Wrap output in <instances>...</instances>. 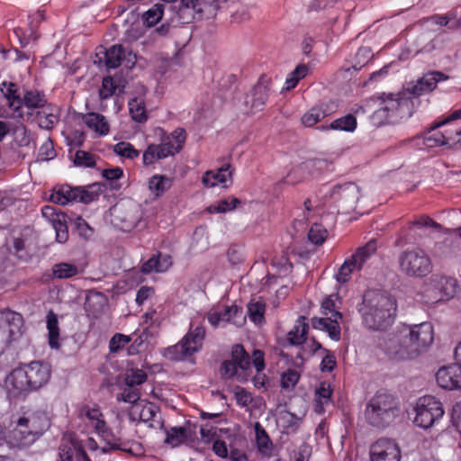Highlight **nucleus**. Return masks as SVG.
<instances>
[{"label": "nucleus", "instance_id": "nucleus-44", "mask_svg": "<svg viewBox=\"0 0 461 461\" xmlns=\"http://www.w3.org/2000/svg\"><path fill=\"white\" fill-rule=\"evenodd\" d=\"M165 5L163 4H155L152 7H150L148 11L143 13L142 21L145 25L148 27H152L157 24L163 16Z\"/></svg>", "mask_w": 461, "mask_h": 461}, {"label": "nucleus", "instance_id": "nucleus-35", "mask_svg": "<svg viewBox=\"0 0 461 461\" xmlns=\"http://www.w3.org/2000/svg\"><path fill=\"white\" fill-rule=\"evenodd\" d=\"M38 125L45 130L52 129L59 122V116L54 108L50 106L42 107L36 115Z\"/></svg>", "mask_w": 461, "mask_h": 461}, {"label": "nucleus", "instance_id": "nucleus-10", "mask_svg": "<svg viewBox=\"0 0 461 461\" xmlns=\"http://www.w3.org/2000/svg\"><path fill=\"white\" fill-rule=\"evenodd\" d=\"M204 337V328L203 326H194V323H191L185 336L176 345L165 348L163 355L168 360L180 361L199 351L202 348Z\"/></svg>", "mask_w": 461, "mask_h": 461}, {"label": "nucleus", "instance_id": "nucleus-52", "mask_svg": "<svg viewBox=\"0 0 461 461\" xmlns=\"http://www.w3.org/2000/svg\"><path fill=\"white\" fill-rule=\"evenodd\" d=\"M118 88L116 80L112 77H104L102 81V86L99 90L101 99H108L115 94Z\"/></svg>", "mask_w": 461, "mask_h": 461}, {"label": "nucleus", "instance_id": "nucleus-13", "mask_svg": "<svg viewBox=\"0 0 461 461\" xmlns=\"http://www.w3.org/2000/svg\"><path fill=\"white\" fill-rule=\"evenodd\" d=\"M401 270L410 276H425L432 270L429 257L420 249L404 250L399 257Z\"/></svg>", "mask_w": 461, "mask_h": 461}, {"label": "nucleus", "instance_id": "nucleus-36", "mask_svg": "<svg viewBox=\"0 0 461 461\" xmlns=\"http://www.w3.org/2000/svg\"><path fill=\"white\" fill-rule=\"evenodd\" d=\"M129 112L132 118L137 122H145L148 120V113L144 99L141 97H134L128 103Z\"/></svg>", "mask_w": 461, "mask_h": 461}, {"label": "nucleus", "instance_id": "nucleus-25", "mask_svg": "<svg viewBox=\"0 0 461 461\" xmlns=\"http://www.w3.org/2000/svg\"><path fill=\"white\" fill-rule=\"evenodd\" d=\"M172 266V258L167 254L157 253L145 261L141 266V272L150 274L152 272L163 273Z\"/></svg>", "mask_w": 461, "mask_h": 461}, {"label": "nucleus", "instance_id": "nucleus-54", "mask_svg": "<svg viewBox=\"0 0 461 461\" xmlns=\"http://www.w3.org/2000/svg\"><path fill=\"white\" fill-rule=\"evenodd\" d=\"M327 230L320 224L312 225L308 233L310 241L315 245H321L327 239Z\"/></svg>", "mask_w": 461, "mask_h": 461}, {"label": "nucleus", "instance_id": "nucleus-51", "mask_svg": "<svg viewBox=\"0 0 461 461\" xmlns=\"http://www.w3.org/2000/svg\"><path fill=\"white\" fill-rule=\"evenodd\" d=\"M232 358L235 359L238 368L247 370L250 366V357L241 345L233 347Z\"/></svg>", "mask_w": 461, "mask_h": 461}, {"label": "nucleus", "instance_id": "nucleus-1", "mask_svg": "<svg viewBox=\"0 0 461 461\" xmlns=\"http://www.w3.org/2000/svg\"><path fill=\"white\" fill-rule=\"evenodd\" d=\"M434 340L432 324L424 321L419 324H402L388 334L380 347L393 360H411L426 351Z\"/></svg>", "mask_w": 461, "mask_h": 461}, {"label": "nucleus", "instance_id": "nucleus-28", "mask_svg": "<svg viewBox=\"0 0 461 461\" xmlns=\"http://www.w3.org/2000/svg\"><path fill=\"white\" fill-rule=\"evenodd\" d=\"M376 249V241L375 240H371L366 245L359 247L349 258L353 262V265L360 270L366 262L375 255Z\"/></svg>", "mask_w": 461, "mask_h": 461}, {"label": "nucleus", "instance_id": "nucleus-57", "mask_svg": "<svg viewBox=\"0 0 461 461\" xmlns=\"http://www.w3.org/2000/svg\"><path fill=\"white\" fill-rule=\"evenodd\" d=\"M74 163L76 166L94 167L95 166V160L94 156L84 150H77L75 154Z\"/></svg>", "mask_w": 461, "mask_h": 461}, {"label": "nucleus", "instance_id": "nucleus-47", "mask_svg": "<svg viewBox=\"0 0 461 461\" xmlns=\"http://www.w3.org/2000/svg\"><path fill=\"white\" fill-rule=\"evenodd\" d=\"M266 304L262 301H251L248 304V314L252 322L261 324L265 320Z\"/></svg>", "mask_w": 461, "mask_h": 461}, {"label": "nucleus", "instance_id": "nucleus-61", "mask_svg": "<svg viewBox=\"0 0 461 461\" xmlns=\"http://www.w3.org/2000/svg\"><path fill=\"white\" fill-rule=\"evenodd\" d=\"M75 227L78 232V234L85 238L88 239L93 234V229L89 226V224L80 216L75 219Z\"/></svg>", "mask_w": 461, "mask_h": 461}, {"label": "nucleus", "instance_id": "nucleus-59", "mask_svg": "<svg viewBox=\"0 0 461 461\" xmlns=\"http://www.w3.org/2000/svg\"><path fill=\"white\" fill-rule=\"evenodd\" d=\"M428 21L439 25L448 26L450 29L457 28L460 24L459 20L451 21V17L448 15L435 14L428 18Z\"/></svg>", "mask_w": 461, "mask_h": 461}, {"label": "nucleus", "instance_id": "nucleus-23", "mask_svg": "<svg viewBox=\"0 0 461 461\" xmlns=\"http://www.w3.org/2000/svg\"><path fill=\"white\" fill-rule=\"evenodd\" d=\"M269 88L267 82L259 81L246 97V104L250 106L252 113L261 111L269 96Z\"/></svg>", "mask_w": 461, "mask_h": 461}, {"label": "nucleus", "instance_id": "nucleus-17", "mask_svg": "<svg viewBox=\"0 0 461 461\" xmlns=\"http://www.w3.org/2000/svg\"><path fill=\"white\" fill-rule=\"evenodd\" d=\"M50 201L54 203L66 205L71 202L87 203L92 201V198L88 193L78 187L72 188L69 185H62L53 190L50 194Z\"/></svg>", "mask_w": 461, "mask_h": 461}, {"label": "nucleus", "instance_id": "nucleus-45", "mask_svg": "<svg viewBox=\"0 0 461 461\" xmlns=\"http://www.w3.org/2000/svg\"><path fill=\"white\" fill-rule=\"evenodd\" d=\"M221 313L224 323H232L236 326H240L245 320L241 308L237 305L225 307L221 310Z\"/></svg>", "mask_w": 461, "mask_h": 461}, {"label": "nucleus", "instance_id": "nucleus-26", "mask_svg": "<svg viewBox=\"0 0 461 461\" xmlns=\"http://www.w3.org/2000/svg\"><path fill=\"white\" fill-rule=\"evenodd\" d=\"M332 389L328 382H321L314 391V411L322 414L332 402Z\"/></svg>", "mask_w": 461, "mask_h": 461}, {"label": "nucleus", "instance_id": "nucleus-7", "mask_svg": "<svg viewBox=\"0 0 461 461\" xmlns=\"http://www.w3.org/2000/svg\"><path fill=\"white\" fill-rule=\"evenodd\" d=\"M229 0H180L174 9L183 23L194 20L209 19L216 15L217 11L223 7Z\"/></svg>", "mask_w": 461, "mask_h": 461}, {"label": "nucleus", "instance_id": "nucleus-60", "mask_svg": "<svg viewBox=\"0 0 461 461\" xmlns=\"http://www.w3.org/2000/svg\"><path fill=\"white\" fill-rule=\"evenodd\" d=\"M185 429L182 427H174L167 432V442L171 444H178L185 440Z\"/></svg>", "mask_w": 461, "mask_h": 461}, {"label": "nucleus", "instance_id": "nucleus-41", "mask_svg": "<svg viewBox=\"0 0 461 461\" xmlns=\"http://www.w3.org/2000/svg\"><path fill=\"white\" fill-rule=\"evenodd\" d=\"M241 203L240 200L230 196L226 199H222L219 201L217 203L212 204L208 207V212L210 213H224L227 212L233 211Z\"/></svg>", "mask_w": 461, "mask_h": 461}, {"label": "nucleus", "instance_id": "nucleus-43", "mask_svg": "<svg viewBox=\"0 0 461 461\" xmlns=\"http://www.w3.org/2000/svg\"><path fill=\"white\" fill-rule=\"evenodd\" d=\"M327 115V112L321 106H314L302 116L301 122L305 127H312Z\"/></svg>", "mask_w": 461, "mask_h": 461}, {"label": "nucleus", "instance_id": "nucleus-24", "mask_svg": "<svg viewBox=\"0 0 461 461\" xmlns=\"http://www.w3.org/2000/svg\"><path fill=\"white\" fill-rule=\"evenodd\" d=\"M81 414L87 419L89 425L94 428L95 433L106 439L108 428L100 409L97 407L85 406L81 410Z\"/></svg>", "mask_w": 461, "mask_h": 461}, {"label": "nucleus", "instance_id": "nucleus-20", "mask_svg": "<svg viewBox=\"0 0 461 461\" xmlns=\"http://www.w3.org/2000/svg\"><path fill=\"white\" fill-rule=\"evenodd\" d=\"M448 78L449 77L447 75L440 71H431L417 80V82L411 87L408 88L407 91L412 97H418L431 92L436 88L438 83L446 81Z\"/></svg>", "mask_w": 461, "mask_h": 461}, {"label": "nucleus", "instance_id": "nucleus-33", "mask_svg": "<svg viewBox=\"0 0 461 461\" xmlns=\"http://www.w3.org/2000/svg\"><path fill=\"white\" fill-rule=\"evenodd\" d=\"M3 95L8 101L9 107L18 112L23 107L21 96L17 94V86L14 83L4 81L0 87Z\"/></svg>", "mask_w": 461, "mask_h": 461}, {"label": "nucleus", "instance_id": "nucleus-49", "mask_svg": "<svg viewBox=\"0 0 461 461\" xmlns=\"http://www.w3.org/2000/svg\"><path fill=\"white\" fill-rule=\"evenodd\" d=\"M52 274L59 279L70 278L78 274L77 266L69 263L55 264L52 267Z\"/></svg>", "mask_w": 461, "mask_h": 461}, {"label": "nucleus", "instance_id": "nucleus-31", "mask_svg": "<svg viewBox=\"0 0 461 461\" xmlns=\"http://www.w3.org/2000/svg\"><path fill=\"white\" fill-rule=\"evenodd\" d=\"M309 325L305 322V317L300 316L292 330L287 333V340L291 345L298 346L306 339Z\"/></svg>", "mask_w": 461, "mask_h": 461}, {"label": "nucleus", "instance_id": "nucleus-62", "mask_svg": "<svg viewBox=\"0 0 461 461\" xmlns=\"http://www.w3.org/2000/svg\"><path fill=\"white\" fill-rule=\"evenodd\" d=\"M238 366L235 362V359L226 360L221 364V374L225 378H230L234 376L237 373Z\"/></svg>", "mask_w": 461, "mask_h": 461}, {"label": "nucleus", "instance_id": "nucleus-58", "mask_svg": "<svg viewBox=\"0 0 461 461\" xmlns=\"http://www.w3.org/2000/svg\"><path fill=\"white\" fill-rule=\"evenodd\" d=\"M131 341V338L122 333L114 334L109 341V350L116 353Z\"/></svg>", "mask_w": 461, "mask_h": 461}, {"label": "nucleus", "instance_id": "nucleus-46", "mask_svg": "<svg viewBox=\"0 0 461 461\" xmlns=\"http://www.w3.org/2000/svg\"><path fill=\"white\" fill-rule=\"evenodd\" d=\"M148 375L147 373L139 368H130L124 374V384L125 386H134L137 387L144 384L147 381Z\"/></svg>", "mask_w": 461, "mask_h": 461}, {"label": "nucleus", "instance_id": "nucleus-63", "mask_svg": "<svg viewBox=\"0 0 461 461\" xmlns=\"http://www.w3.org/2000/svg\"><path fill=\"white\" fill-rule=\"evenodd\" d=\"M102 176L113 184L123 176V170L119 167L106 168L103 170Z\"/></svg>", "mask_w": 461, "mask_h": 461}, {"label": "nucleus", "instance_id": "nucleus-14", "mask_svg": "<svg viewBox=\"0 0 461 461\" xmlns=\"http://www.w3.org/2000/svg\"><path fill=\"white\" fill-rule=\"evenodd\" d=\"M456 280L444 276H432L426 284L423 296L427 303L447 301L456 293Z\"/></svg>", "mask_w": 461, "mask_h": 461}, {"label": "nucleus", "instance_id": "nucleus-22", "mask_svg": "<svg viewBox=\"0 0 461 461\" xmlns=\"http://www.w3.org/2000/svg\"><path fill=\"white\" fill-rule=\"evenodd\" d=\"M232 183L230 165L225 164L217 169L207 170L202 176V184L206 188L221 186L227 188Z\"/></svg>", "mask_w": 461, "mask_h": 461}, {"label": "nucleus", "instance_id": "nucleus-4", "mask_svg": "<svg viewBox=\"0 0 461 461\" xmlns=\"http://www.w3.org/2000/svg\"><path fill=\"white\" fill-rule=\"evenodd\" d=\"M399 413L398 398L386 391L380 390L367 402L365 419L373 427L384 428L392 423Z\"/></svg>", "mask_w": 461, "mask_h": 461}, {"label": "nucleus", "instance_id": "nucleus-39", "mask_svg": "<svg viewBox=\"0 0 461 461\" xmlns=\"http://www.w3.org/2000/svg\"><path fill=\"white\" fill-rule=\"evenodd\" d=\"M311 163L305 162L294 167L285 177L284 182L288 185H296L304 181L308 176Z\"/></svg>", "mask_w": 461, "mask_h": 461}, {"label": "nucleus", "instance_id": "nucleus-19", "mask_svg": "<svg viewBox=\"0 0 461 461\" xmlns=\"http://www.w3.org/2000/svg\"><path fill=\"white\" fill-rule=\"evenodd\" d=\"M41 214L51 224L56 232V240L63 243L68 239V230L67 226V216L63 212H57L53 206L46 205L41 209Z\"/></svg>", "mask_w": 461, "mask_h": 461}, {"label": "nucleus", "instance_id": "nucleus-53", "mask_svg": "<svg viewBox=\"0 0 461 461\" xmlns=\"http://www.w3.org/2000/svg\"><path fill=\"white\" fill-rule=\"evenodd\" d=\"M140 398V389L134 386H126L123 391L116 396L118 402H124L127 403H136Z\"/></svg>", "mask_w": 461, "mask_h": 461}, {"label": "nucleus", "instance_id": "nucleus-29", "mask_svg": "<svg viewBox=\"0 0 461 461\" xmlns=\"http://www.w3.org/2000/svg\"><path fill=\"white\" fill-rule=\"evenodd\" d=\"M46 325L48 330V343L53 349L60 348L59 327L58 315L50 311L46 316Z\"/></svg>", "mask_w": 461, "mask_h": 461}, {"label": "nucleus", "instance_id": "nucleus-27", "mask_svg": "<svg viewBox=\"0 0 461 461\" xmlns=\"http://www.w3.org/2000/svg\"><path fill=\"white\" fill-rule=\"evenodd\" d=\"M84 123L98 136H105L110 131L106 118L98 113H88L83 116Z\"/></svg>", "mask_w": 461, "mask_h": 461}, {"label": "nucleus", "instance_id": "nucleus-48", "mask_svg": "<svg viewBox=\"0 0 461 461\" xmlns=\"http://www.w3.org/2000/svg\"><path fill=\"white\" fill-rule=\"evenodd\" d=\"M77 439H63L59 447V456L60 461H73L77 451Z\"/></svg>", "mask_w": 461, "mask_h": 461}, {"label": "nucleus", "instance_id": "nucleus-9", "mask_svg": "<svg viewBox=\"0 0 461 461\" xmlns=\"http://www.w3.org/2000/svg\"><path fill=\"white\" fill-rule=\"evenodd\" d=\"M185 139V131L183 128H176L160 144L149 145L142 155L143 165L153 166L158 161L178 153Z\"/></svg>", "mask_w": 461, "mask_h": 461}, {"label": "nucleus", "instance_id": "nucleus-38", "mask_svg": "<svg viewBox=\"0 0 461 461\" xmlns=\"http://www.w3.org/2000/svg\"><path fill=\"white\" fill-rule=\"evenodd\" d=\"M23 105L29 109L42 108L46 104L45 95L37 90H28L22 98Z\"/></svg>", "mask_w": 461, "mask_h": 461}, {"label": "nucleus", "instance_id": "nucleus-12", "mask_svg": "<svg viewBox=\"0 0 461 461\" xmlns=\"http://www.w3.org/2000/svg\"><path fill=\"white\" fill-rule=\"evenodd\" d=\"M321 312L324 317L312 318V328L327 332L332 340L339 341L341 335L339 321L342 320V313L336 310L335 301L331 296L322 301Z\"/></svg>", "mask_w": 461, "mask_h": 461}, {"label": "nucleus", "instance_id": "nucleus-55", "mask_svg": "<svg viewBox=\"0 0 461 461\" xmlns=\"http://www.w3.org/2000/svg\"><path fill=\"white\" fill-rule=\"evenodd\" d=\"M355 270H358V268L353 265V262L349 258H347L336 274L337 281L341 284L348 282L350 278L351 273Z\"/></svg>", "mask_w": 461, "mask_h": 461}, {"label": "nucleus", "instance_id": "nucleus-30", "mask_svg": "<svg viewBox=\"0 0 461 461\" xmlns=\"http://www.w3.org/2000/svg\"><path fill=\"white\" fill-rule=\"evenodd\" d=\"M357 119L352 114H347L342 117H339L333 122H331L330 124L327 125H321L319 127L321 131H347V132H353L357 128Z\"/></svg>", "mask_w": 461, "mask_h": 461}, {"label": "nucleus", "instance_id": "nucleus-6", "mask_svg": "<svg viewBox=\"0 0 461 461\" xmlns=\"http://www.w3.org/2000/svg\"><path fill=\"white\" fill-rule=\"evenodd\" d=\"M461 119V109L454 111L444 120L435 123L422 134L423 144L427 148L451 146L458 141L461 128L454 127L450 123Z\"/></svg>", "mask_w": 461, "mask_h": 461}, {"label": "nucleus", "instance_id": "nucleus-5", "mask_svg": "<svg viewBox=\"0 0 461 461\" xmlns=\"http://www.w3.org/2000/svg\"><path fill=\"white\" fill-rule=\"evenodd\" d=\"M11 438L17 447H26L41 437L50 425L47 413L35 411L25 413L14 422Z\"/></svg>", "mask_w": 461, "mask_h": 461}, {"label": "nucleus", "instance_id": "nucleus-64", "mask_svg": "<svg viewBox=\"0 0 461 461\" xmlns=\"http://www.w3.org/2000/svg\"><path fill=\"white\" fill-rule=\"evenodd\" d=\"M55 155L56 152L53 149L52 142L50 140H46L40 148V156L41 159L49 160L53 158Z\"/></svg>", "mask_w": 461, "mask_h": 461}, {"label": "nucleus", "instance_id": "nucleus-16", "mask_svg": "<svg viewBox=\"0 0 461 461\" xmlns=\"http://www.w3.org/2000/svg\"><path fill=\"white\" fill-rule=\"evenodd\" d=\"M401 456L398 444L389 438H379L370 447L371 461H400Z\"/></svg>", "mask_w": 461, "mask_h": 461}, {"label": "nucleus", "instance_id": "nucleus-40", "mask_svg": "<svg viewBox=\"0 0 461 461\" xmlns=\"http://www.w3.org/2000/svg\"><path fill=\"white\" fill-rule=\"evenodd\" d=\"M29 19V25H30V33L28 36H25L23 35V38H21V36L19 35V30H15L14 32L16 33V35L19 37L20 39V42L23 46H26L30 40L32 39V40H35L36 39V35H35V28H36V25L38 23L43 21L45 19V14H44V11L42 10H38L35 14L30 15L28 17Z\"/></svg>", "mask_w": 461, "mask_h": 461}, {"label": "nucleus", "instance_id": "nucleus-37", "mask_svg": "<svg viewBox=\"0 0 461 461\" xmlns=\"http://www.w3.org/2000/svg\"><path fill=\"white\" fill-rule=\"evenodd\" d=\"M278 424L282 427L285 433L295 432L301 423V419L295 414L285 411L280 412L278 419Z\"/></svg>", "mask_w": 461, "mask_h": 461}, {"label": "nucleus", "instance_id": "nucleus-11", "mask_svg": "<svg viewBox=\"0 0 461 461\" xmlns=\"http://www.w3.org/2000/svg\"><path fill=\"white\" fill-rule=\"evenodd\" d=\"M412 411L415 414L413 423L424 429L438 423L445 413L441 402L432 395H424L417 399Z\"/></svg>", "mask_w": 461, "mask_h": 461}, {"label": "nucleus", "instance_id": "nucleus-42", "mask_svg": "<svg viewBox=\"0 0 461 461\" xmlns=\"http://www.w3.org/2000/svg\"><path fill=\"white\" fill-rule=\"evenodd\" d=\"M108 449L122 450L131 454H139L141 452V445L134 440L114 439L107 441Z\"/></svg>", "mask_w": 461, "mask_h": 461}, {"label": "nucleus", "instance_id": "nucleus-34", "mask_svg": "<svg viewBox=\"0 0 461 461\" xmlns=\"http://www.w3.org/2000/svg\"><path fill=\"white\" fill-rule=\"evenodd\" d=\"M126 59L125 50L121 45H113L104 52L105 66L108 68L120 67Z\"/></svg>", "mask_w": 461, "mask_h": 461}, {"label": "nucleus", "instance_id": "nucleus-21", "mask_svg": "<svg viewBox=\"0 0 461 461\" xmlns=\"http://www.w3.org/2000/svg\"><path fill=\"white\" fill-rule=\"evenodd\" d=\"M330 197L340 202L346 209H353L360 197L359 188L355 183H345L332 188Z\"/></svg>", "mask_w": 461, "mask_h": 461}, {"label": "nucleus", "instance_id": "nucleus-8", "mask_svg": "<svg viewBox=\"0 0 461 461\" xmlns=\"http://www.w3.org/2000/svg\"><path fill=\"white\" fill-rule=\"evenodd\" d=\"M414 111L412 96L406 90L397 94H389L383 100L381 107L375 114L385 119L388 122H397L399 120L409 118Z\"/></svg>", "mask_w": 461, "mask_h": 461}, {"label": "nucleus", "instance_id": "nucleus-50", "mask_svg": "<svg viewBox=\"0 0 461 461\" xmlns=\"http://www.w3.org/2000/svg\"><path fill=\"white\" fill-rule=\"evenodd\" d=\"M113 152L122 158L134 159L139 157L140 152L132 144L126 141H121L113 146Z\"/></svg>", "mask_w": 461, "mask_h": 461}, {"label": "nucleus", "instance_id": "nucleus-2", "mask_svg": "<svg viewBox=\"0 0 461 461\" xmlns=\"http://www.w3.org/2000/svg\"><path fill=\"white\" fill-rule=\"evenodd\" d=\"M395 300L377 290L366 291L357 305L363 325L371 330H383L393 324L396 316Z\"/></svg>", "mask_w": 461, "mask_h": 461}, {"label": "nucleus", "instance_id": "nucleus-15", "mask_svg": "<svg viewBox=\"0 0 461 461\" xmlns=\"http://www.w3.org/2000/svg\"><path fill=\"white\" fill-rule=\"evenodd\" d=\"M0 330L6 334L7 342L18 340L25 331L23 315L9 309L0 311Z\"/></svg>", "mask_w": 461, "mask_h": 461}, {"label": "nucleus", "instance_id": "nucleus-3", "mask_svg": "<svg viewBox=\"0 0 461 461\" xmlns=\"http://www.w3.org/2000/svg\"><path fill=\"white\" fill-rule=\"evenodd\" d=\"M51 375L50 366L42 361H32L14 368L5 379L8 394L24 397L46 385Z\"/></svg>", "mask_w": 461, "mask_h": 461}, {"label": "nucleus", "instance_id": "nucleus-56", "mask_svg": "<svg viewBox=\"0 0 461 461\" xmlns=\"http://www.w3.org/2000/svg\"><path fill=\"white\" fill-rule=\"evenodd\" d=\"M300 379L299 372L288 369L281 375V386L283 389L290 390L294 389Z\"/></svg>", "mask_w": 461, "mask_h": 461}, {"label": "nucleus", "instance_id": "nucleus-18", "mask_svg": "<svg viewBox=\"0 0 461 461\" xmlns=\"http://www.w3.org/2000/svg\"><path fill=\"white\" fill-rule=\"evenodd\" d=\"M436 380L444 389H461V365L456 362L440 367L436 373Z\"/></svg>", "mask_w": 461, "mask_h": 461}, {"label": "nucleus", "instance_id": "nucleus-32", "mask_svg": "<svg viewBox=\"0 0 461 461\" xmlns=\"http://www.w3.org/2000/svg\"><path fill=\"white\" fill-rule=\"evenodd\" d=\"M172 185L173 178L164 175L156 174L149 179V189L158 197L169 190Z\"/></svg>", "mask_w": 461, "mask_h": 461}]
</instances>
